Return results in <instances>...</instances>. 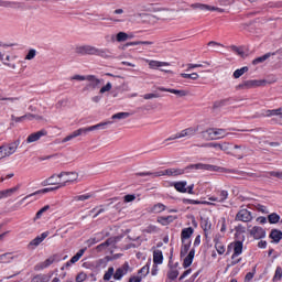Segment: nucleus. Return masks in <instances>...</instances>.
Wrapping results in <instances>:
<instances>
[{"label": "nucleus", "mask_w": 282, "mask_h": 282, "mask_svg": "<svg viewBox=\"0 0 282 282\" xmlns=\"http://www.w3.org/2000/svg\"><path fill=\"white\" fill-rule=\"evenodd\" d=\"M189 169H195L196 171H209L215 173H237L238 175L241 176L242 180H248V177H261V175L257 173L237 172L235 170H228L217 165L204 163L191 164L187 167H185V171H188Z\"/></svg>", "instance_id": "obj_1"}, {"label": "nucleus", "mask_w": 282, "mask_h": 282, "mask_svg": "<svg viewBox=\"0 0 282 282\" xmlns=\"http://www.w3.org/2000/svg\"><path fill=\"white\" fill-rule=\"evenodd\" d=\"M75 53L79 56H100V58H111L109 48H98L94 45L84 44L75 47Z\"/></svg>", "instance_id": "obj_2"}, {"label": "nucleus", "mask_w": 282, "mask_h": 282, "mask_svg": "<svg viewBox=\"0 0 282 282\" xmlns=\"http://www.w3.org/2000/svg\"><path fill=\"white\" fill-rule=\"evenodd\" d=\"M202 135L204 140H221V138H226V135H232V133H226V129L221 128H209L203 131Z\"/></svg>", "instance_id": "obj_3"}, {"label": "nucleus", "mask_w": 282, "mask_h": 282, "mask_svg": "<svg viewBox=\"0 0 282 282\" xmlns=\"http://www.w3.org/2000/svg\"><path fill=\"white\" fill-rule=\"evenodd\" d=\"M184 173H185V170L173 167V169H167L156 173L142 172V173H139V175L141 177H144L147 175H151L152 177H162V175H169V177H177L178 175H184Z\"/></svg>", "instance_id": "obj_4"}, {"label": "nucleus", "mask_w": 282, "mask_h": 282, "mask_svg": "<svg viewBox=\"0 0 282 282\" xmlns=\"http://www.w3.org/2000/svg\"><path fill=\"white\" fill-rule=\"evenodd\" d=\"M19 144H21V140L18 139L11 143L0 145V160L14 155L19 149Z\"/></svg>", "instance_id": "obj_5"}, {"label": "nucleus", "mask_w": 282, "mask_h": 282, "mask_svg": "<svg viewBox=\"0 0 282 282\" xmlns=\"http://www.w3.org/2000/svg\"><path fill=\"white\" fill-rule=\"evenodd\" d=\"M267 84L268 82L264 79H249L236 86V89H238L239 91L248 90V89H257V87H263Z\"/></svg>", "instance_id": "obj_6"}, {"label": "nucleus", "mask_w": 282, "mask_h": 282, "mask_svg": "<svg viewBox=\"0 0 282 282\" xmlns=\"http://www.w3.org/2000/svg\"><path fill=\"white\" fill-rule=\"evenodd\" d=\"M231 246H234V253L231 256V262L229 265H237V263H241V258L237 257L243 253V242L238 240L231 242Z\"/></svg>", "instance_id": "obj_7"}, {"label": "nucleus", "mask_w": 282, "mask_h": 282, "mask_svg": "<svg viewBox=\"0 0 282 282\" xmlns=\"http://www.w3.org/2000/svg\"><path fill=\"white\" fill-rule=\"evenodd\" d=\"M65 176L68 178H66L64 183L59 184V186H67L68 184H78V182H80L78 172H61L59 174H57L58 180Z\"/></svg>", "instance_id": "obj_8"}, {"label": "nucleus", "mask_w": 282, "mask_h": 282, "mask_svg": "<svg viewBox=\"0 0 282 282\" xmlns=\"http://www.w3.org/2000/svg\"><path fill=\"white\" fill-rule=\"evenodd\" d=\"M109 124H113V121L100 122L95 126H90L88 128H79L78 129L79 135H87V133H89V131H98L99 129H105V127H107Z\"/></svg>", "instance_id": "obj_9"}, {"label": "nucleus", "mask_w": 282, "mask_h": 282, "mask_svg": "<svg viewBox=\"0 0 282 282\" xmlns=\"http://www.w3.org/2000/svg\"><path fill=\"white\" fill-rule=\"evenodd\" d=\"M86 82L88 84L84 87V91H88V89H98L102 79L97 78L96 75H86Z\"/></svg>", "instance_id": "obj_10"}, {"label": "nucleus", "mask_w": 282, "mask_h": 282, "mask_svg": "<svg viewBox=\"0 0 282 282\" xmlns=\"http://www.w3.org/2000/svg\"><path fill=\"white\" fill-rule=\"evenodd\" d=\"M159 91H167L169 94H174L176 98H184L188 96L191 93L186 89H174V88H164V87H158Z\"/></svg>", "instance_id": "obj_11"}, {"label": "nucleus", "mask_w": 282, "mask_h": 282, "mask_svg": "<svg viewBox=\"0 0 282 282\" xmlns=\"http://www.w3.org/2000/svg\"><path fill=\"white\" fill-rule=\"evenodd\" d=\"M235 220L243 223L252 221V213L248 209H240L237 213Z\"/></svg>", "instance_id": "obj_12"}, {"label": "nucleus", "mask_w": 282, "mask_h": 282, "mask_svg": "<svg viewBox=\"0 0 282 282\" xmlns=\"http://www.w3.org/2000/svg\"><path fill=\"white\" fill-rule=\"evenodd\" d=\"M45 135H47V130L45 129L33 132L26 138V144H32V142H39V140H41V138Z\"/></svg>", "instance_id": "obj_13"}, {"label": "nucleus", "mask_w": 282, "mask_h": 282, "mask_svg": "<svg viewBox=\"0 0 282 282\" xmlns=\"http://www.w3.org/2000/svg\"><path fill=\"white\" fill-rule=\"evenodd\" d=\"M58 174H53L52 176H50L48 178L44 180L42 182V186H56V188H63L64 186H61V182H58Z\"/></svg>", "instance_id": "obj_14"}, {"label": "nucleus", "mask_w": 282, "mask_h": 282, "mask_svg": "<svg viewBox=\"0 0 282 282\" xmlns=\"http://www.w3.org/2000/svg\"><path fill=\"white\" fill-rule=\"evenodd\" d=\"M129 262L123 263L120 268H118L113 274L115 281H120L129 272Z\"/></svg>", "instance_id": "obj_15"}, {"label": "nucleus", "mask_w": 282, "mask_h": 282, "mask_svg": "<svg viewBox=\"0 0 282 282\" xmlns=\"http://www.w3.org/2000/svg\"><path fill=\"white\" fill-rule=\"evenodd\" d=\"M148 63L150 69H160V67H169L171 63L169 62H161L155 59H144Z\"/></svg>", "instance_id": "obj_16"}, {"label": "nucleus", "mask_w": 282, "mask_h": 282, "mask_svg": "<svg viewBox=\"0 0 282 282\" xmlns=\"http://www.w3.org/2000/svg\"><path fill=\"white\" fill-rule=\"evenodd\" d=\"M249 232L254 239H263L265 237V229L259 226H254Z\"/></svg>", "instance_id": "obj_17"}, {"label": "nucleus", "mask_w": 282, "mask_h": 282, "mask_svg": "<svg viewBox=\"0 0 282 282\" xmlns=\"http://www.w3.org/2000/svg\"><path fill=\"white\" fill-rule=\"evenodd\" d=\"M217 193H218V196L209 197V202H218L219 204H224V202L228 199V191L221 189V191H218Z\"/></svg>", "instance_id": "obj_18"}, {"label": "nucleus", "mask_w": 282, "mask_h": 282, "mask_svg": "<svg viewBox=\"0 0 282 282\" xmlns=\"http://www.w3.org/2000/svg\"><path fill=\"white\" fill-rule=\"evenodd\" d=\"M21 188V185H17L14 187H11L9 189L0 191V199H6L7 197H12L17 191Z\"/></svg>", "instance_id": "obj_19"}, {"label": "nucleus", "mask_w": 282, "mask_h": 282, "mask_svg": "<svg viewBox=\"0 0 282 282\" xmlns=\"http://www.w3.org/2000/svg\"><path fill=\"white\" fill-rule=\"evenodd\" d=\"M52 191H58V187H46V188H43V189H39V191L25 196L24 198H22V202H25V199H30V197H34V195L52 193Z\"/></svg>", "instance_id": "obj_20"}, {"label": "nucleus", "mask_w": 282, "mask_h": 282, "mask_svg": "<svg viewBox=\"0 0 282 282\" xmlns=\"http://www.w3.org/2000/svg\"><path fill=\"white\" fill-rule=\"evenodd\" d=\"M54 263V258H48L44 262H40L34 267L35 272H39L41 270H45V268H50Z\"/></svg>", "instance_id": "obj_21"}, {"label": "nucleus", "mask_w": 282, "mask_h": 282, "mask_svg": "<svg viewBox=\"0 0 282 282\" xmlns=\"http://www.w3.org/2000/svg\"><path fill=\"white\" fill-rule=\"evenodd\" d=\"M197 133V129L195 128H186L178 132L180 138H193Z\"/></svg>", "instance_id": "obj_22"}, {"label": "nucleus", "mask_w": 282, "mask_h": 282, "mask_svg": "<svg viewBox=\"0 0 282 282\" xmlns=\"http://www.w3.org/2000/svg\"><path fill=\"white\" fill-rule=\"evenodd\" d=\"M193 259H195V249H192L183 261V268H191L193 264Z\"/></svg>", "instance_id": "obj_23"}, {"label": "nucleus", "mask_w": 282, "mask_h": 282, "mask_svg": "<svg viewBox=\"0 0 282 282\" xmlns=\"http://www.w3.org/2000/svg\"><path fill=\"white\" fill-rule=\"evenodd\" d=\"M265 116L268 118H271L272 116H276L279 119V123L282 124V108L273 109V110H267Z\"/></svg>", "instance_id": "obj_24"}, {"label": "nucleus", "mask_w": 282, "mask_h": 282, "mask_svg": "<svg viewBox=\"0 0 282 282\" xmlns=\"http://www.w3.org/2000/svg\"><path fill=\"white\" fill-rule=\"evenodd\" d=\"M193 232H195V229H193V227L184 228L181 232L182 243H184V241H186V239H188L189 237H193Z\"/></svg>", "instance_id": "obj_25"}, {"label": "nucleus", "mask_w": 282, "mask_h": 282, "mask_svg": "<svg viewBox=\"0 0 282 282\" xmlns=\"http://www.w3.org/2000/svg\"><path fill=\"white\" fill-rule=\"evenodd\" d=\"M85 254V249H80L68 262H66V267L69 268V265L74 263H78L80 261V258Z\"/></svg>", "instance_id": "obj_26"}, {"label": "nucleus", "mask_w": 282, "mask_h": 282, "mask_svg": "<svg viewBox=\"0 0 282 282\" xmlns=\"http://www.w3.org/2000/svg\"><path fill=\"white\" fill-rule=\"evenodd\" d=\"M164 261V256L162 254V250H154L153 252V262L156 265H161Z\"/></svg>", "instance_id": "obj_27"}, {"label": "nucleus", "mask_w": 282, "mask_h": 282, "mask_svg": "<svg viewBox=\"0 0 282 282\" xmlns=\"http://www.w3.org/2000/svg\"><path fill=\"white\" fill-rule=\"evenodd\" d=\"M270 239H273V243H279L282 239V232L279 229L271 230Z\"/></svg>", "instance_id": "obj_28"}, {"label": "nucleus", "mask_w": 282, "mask_h": 282, "mask_svg": "<svg viewBox=\"0 0 282 282\" xmlns=\"http://www.w3.org/2000/svg\"><path fill=\"white\" fill-rule=\"evenodd\" d=\"M214 243H215V249H216V252L218 254H224L226 252V246H224L221 243V241H219V238H215L214 239Z\"/></svg>", "instance_id": "obj_29"}, {"label": "nucleus", "mask_w": 282, "mask_h": 282, "mask_svg": "<svg viewBox=\"0 0 282 282\" xmlns=\"http://www.w3.org/2000/svg\"><path fill=\"white\" fill-rule=\"evenodd\" d=\"M135 45H153V42L151 41H134V42H128L123 45V50H126V47H131V46H135Z\"/></svg>", "instance_id": "obj_30"}, {"label": "nucleus", "mask_w": 282, "mask_h": 282, "mask_svg": "<svg viewBox=\"0 0 282 282\" xmlns=\"http://www.w3.org/2000/svg\"><path fill=\"white\" fill-rule=\"evenodd\" d=\"M133 35H129L128 33L126 32H119L117 35H116V41L118 43H124V41H129V39H132Z\"/></svg>", "instance_id": "obj_31"}, {"label": "nucleus", "mask_w": 282, "mask_h": 282, "mask_svg": "<svg viewBox=\"0 0 282 282\" xmlns=\"http://www.w3.org/2000/svg\"><path fill=\"white\" fill-rule=\"evenodd\" d=\"M186 186H187L186 181H181V182L174 183V188H175L178 193H187Z\"/></svg>", "instance_id": "obj_32"}, {"label": "nucleus", "mask_w": 282, "mask_h": 282, "mask_svg": "<svg viewBox=\"0 0 282 282\" xmlns=\"http://www.w3.org/2000/svg\"><path fill=\"white\" fill-rule=\"evenodd\" d=\"M164 210H166V205L162 203H158L151 207L150 213L159 214V213H164Z\"/></svg>", "instance_id": "obj_33"}, {"label": "nucleus", "mask_w": 282, "mask_h": 282, "mask_svg": "<svg viewBox=\"0 0 282 282\" xmlns=\"http://www.w3.org/2000/svg\"><path fill=\"white\" fill-rule=\"evenodd\" d=\"M111 243H113V239L112 238L107 239L105 242L97 246L96 248L97 252H102V250H106V248H109Z\"/></svg>", "instance_id": "obj_34"}, {"label": "nucleus", "mask_w": 282, "mask_h": 282, "mask_svg": "<svg viewBox=\"0 0 282 282\" xmlns=\"http://www.w3.org/2000/svg\"><path fill=\"white\" fill-rule=\"evenodd\" d=\"M191 8L193 10H200L202 12H206V10L210 11V6L204 3H193Z\"/></svg>", "instance_id": "obj_35"}, {"label": "nucleus", "mask_w": 282, "mask_h": 282, "mask_svg": "<svg viewBox=\"0 0 282 282\" xmlns=\"http://www.w3.org/2000/svg\"><path fill=\"white\" fill-rule=\"evenodd\" d=\"M231 147H232V143L230 142H220V151H223L227 155H232V152L230 151Z\"/></svg>", "instance_id": "obj_36"}, {"label": "nucleus", "mask_w": 282, "mask_h": 282, "mask_svg": "<svg viewBox=\"0 0 282 282\" xmlns=\"http://www.w3.org/2000/svg\"><path fill=\"white\" fill-rule=\"evenodd\" d=\"M131 113L129 112H118L111 116V120H127Z\"/></svg>", "instance_id": "obj_37"}, {"label": "nucleus", "mask_w": 282, "mask_h": 282, "mask_svg": "<svg viewBox=\"0 0 282 282\" xmlns=\"http://www.w3.org/2000/svg\"><path fill=\"white\" fill-rule=\"evenodd\" d=\"M200 147L205 149H216V151H221V143H217V142L204 143Z\"/></svg>", "instance_id": "obj_38"}, {"label": "nucleus", "mask_w": 282, "mask_h": 282, "mask_svg": "<svg viewBox=\"0 0 282 282\" xmlns=\"http://www.w3.org/2000/svg\"><path fill=\"white\" fill-rule=\"evenodd\" d=\"M191 250V241H184V243L181 247V257H186L188 254V251Z\"/></svg>", "instance_id": "obj_39"}, {"label": "nucleus", "mask_w": 282, "mask_h": 282, "mask_svg": "<svg viewBox=\"0 0 282 282\" xmlns=\"http://www.w3.org/2000/svg\"><path fill=\"white\" fill-rule=\"evenodd\" d=\"M31 282H50V276H47L45 274H37V275L33 276Z\"/></svg>", "instance_id": "obj_40"}, {"label": "nucleus", "mask_w": 282, "mask_h": 282, "mask_svg": "<svg viewBox=\"0 0 282 282\" xmlns=\"http://www.w3.org/2000/svg\"><path fill=\"white\" fill-rule=\"evenodd\" d=\"M268 58H270V53H267L258 58H254L252 61V65H259L261 63H265V61H268Z\"/></svg>", "instance_id": "obj_41"}, {"label": "nucleus", "mask_w": 282, "mask_h": 282, "mask_svg": "<svg viewBox=\"0 0 282 282\" xmlns=\"http://www.w3.org/2000/svg\"><path fill=\"white\" fill-rule=\"evenodd\" d=\"M248 72V67L243 66L242 68H238L234 72V78H241Z\"/></svg>", "instance_id": "obj_42"}, {"label": "nucleus", "mask_w": 282, "mask_h": 282, "mask_svg": "<svg viewBox=\"0 0 282 282\" xmlns=\"http://www.w3.org/2000/svg\"><path fill=\"white\" fill-rule=\"evenodd\" d=\"M281 219V216L279 214L273 213L268 216L269 224H279V220Z\"/></svg>", "instance_id": "obj_43"}, {"label": "nucleus", "mask_w": 282, "mask_h": 282, "mask_svg": "<svg viewBox=\"0 0 282 282\" xmlns=\"http://www.w3.org/2000/svg\"><path fill=\"white\" fill-rule=\"evenodd\" d=\"M113 267H109L107 272L104 274V281H110L111 276H113L116 273Z\"/></svg>", "instance_id": "obj_44"}, {"label": "nucleus", "mask_w": 282, "mask_h": 282, "mask_svg": "<svg viewBox=\"0 0 282 282\" xmlns=\"http://www.w3.org/2000/svg\"><path fill=\"white\" fill-rule=\"evenodd\" d=\"M177 276H180V271H177L176 269H172L167 272V279H170L171 281H175Z\"/></svg>", "instance_id": "obj_45"}, {"label": "nucleus", "mask_w": 282, "mask_h": 282, "mask_svg": "<svg viewBox=\"0 0 282 282\" xmlns=\"http://www.w3.org/2000/svg\"><path fill=\"white\" fill-rule=\"evenodd\" d=\"M47 210H50V205H45L44 207H42L35 215L34 217V221H36V219H41V217H43V213H47Z\"/></svg>", "instance_id": "obj_46"}, {"label": "nucleus", "mask_w": 282, "mask_h": 282, "mask_svg": "<svg viewBox=\"0 0 282 282\" xmlns=\"http://www.w3.org/2000/svg\"><path fill=\"white\" fill-rule=\"evenodd\" d=\"M181 78H189L191 80H197V78H199V74H197V73H192V74L181 73Z\"/></svg>", "instance_id": "obj_47"}, {"label": "nucleus", "mask_w": 282, "mask_h": 282, "mask_svg": "<svg viewBox=\"0 0 282 282\" xmlns=\"http://www.w3.org/2000/svg\"><path fill=\"white\" fill-rule=\"evenodd\" d=\"M24 120H45V118L39 115L26 113L24 115Z\"/></svg>", "instance_id": "obj_48"}, {"label": "nucleus", "mask_w": 282, "mask_h": 282, "mask_svg": "<svg viewBox=\"0 0 282 282\" xmlns=\"http://www.w3.org/2000/svg\"><path fill=\"white\" fill-rule=\"evenodd\" d=\"M158 221L159 224H162V226H167V224H171V221H173V216L160 217Z\"/></svg>", "instance_id": "obj_49"}, {"label": "nucleus", "mask_w": 282, "mask_h": 282, "mask_svg": "<svg viewBox=\"0 0 282 282\" xmlns=\"http://www.w3.org/2000/svg\"><path fill=\"white\" fill-rule=\"evenodd\" d=\"M231 52H235V54H238V56H246V53L243 52V50L241 47H238L237 45H231L230 46Z\"/></svg>", "instance_id": "obj_50"}, {"label": "nucleus", "mask_w": 282, "mask_h": 282, "mask_svg": "<svg viewBox=\"0 0 282 282\" xmlns=\"http://www.w3.org/2000/svg\"><path fill=\"white\" fill-rule=\"evenodd\" d=\"M36 58V50L31 48L28 54L25 55L24 59L25 61H34Z\"/></svg>", "instance_id": "obj_51"}, {"label": "nucleus", "mask_w": 282, "mask_h": 282, "mask_svg": "<svg viewBox=\"0 0 282 282\" xmlns=\"http://www.w3.org/2000/svg\"><path fill=\"white\" fill-rule=\"evenodd\" d=\"M281 279H282V269H281V267H276L275 273H274V276H273V281L274 282L281 281Z\"/></svg>", "instance_id": "obj_52"}, {"label": "nucleus", "mask_w": 282, "mask_h": 282, "mask_svg": "<svg viewBox=\"0 0 282 282\" xmlns=\"http://www.w3.org/2000/svg\"><path fill=\"white\" fill-rule=\"evenodd\" d=\"M75 202H87V199H91L90 194H84L74 197Z\"/></svg>", "instance_id": "obj_53"}, {"label": "nucleus", "mask_w": 282, "mask_h": 282, "mask_svg": "<svg viewBox=\"0 0 282 282\" xmlns=\"http://www.w3.org/2000/svg\"><path fill=\"white\" fill-rule=\"evenodd\" d=\"M202 228H203L204 232H208V230H210V228H212L210 221H208V219H204L202 221Z\"/></svg>", "instance_id": "obj_54"}, {"label": "nucleus", "mask_w": 282, "mask_h": 282, "mask_svg": "<svg viewBox=\"0 0 282 282\" xmlns=\"http://www.w3.org/2000/svg\"><path fill=\"white\" fill-rule=\"evenodd\" d=\"M112 85L111 83H107L105 86H102L99 90V94H107V91H111Z\"/></svg>", "instance_id": "obj_55"}, {"label": "nucleus", "mask_w": 282, "mask_h": 282, "mask_svg": "<svg viewBox=\"0 0 282 282\" xmlns=\"http://www.w3.org/2000/svg\"><path fill=\"white\" fill-rule=\"evenodd\" d=\"M269 175L271 177H276L278 180H281V182H282V171H271V172H269Z\"/></svg>", "instance_id": "obj_56"}, {"label": "nucleus", "mask_w": 282, "mask_h": 282, "mask_svg": "<svg viewBox=\"0 0 282 282\" xmlns=\"http://www.w3.org/2000/svg\"><path fill=\"white\" fill-rule=\"evenodd\" d=\"M70 80H78L79 83H83V80H87V75H74L70 77Z\"/></svg>", "instance_id": "obj_57"}, {"label": "nucleus", "mask_w": 282, "mask_h": 282, "mask_svg": "<svg viewBox=\"0 0 282 282\" xmlns=\"http://www.w3.org/2000/svg\"><path fill=\"white\" fill-rule=\"evenodd\" d=\"M41 243H43V240L37 236L29 243V246H34V248H36L37 246H41Z\"/></svg>", "instance_id": "obj_58"}, {"label": "nucleus", "mask_w": 282, "mask_h": 282, "mask_svg": "<svg viewBox=\"0 0 282 282\" xmlns=\"http://www.w3.org/2000/svg\"><path fill=\"white\" fill-rule=\"evenodd\" d=\"M123 202H126V204H129L131 202H135V196L134 194H128L123 197Z\"/></svg>", "instance_id": "obj_59"}, {"label": "nucleus", "mask_w": 282, "mask_h": 282, "mask_svg": "<svg viewBox=\"0 0 282 282\" xmlns=\"http://www.w3.org/2000/svg\"><path fill=\"white\" fill-rule=\"evenodd\" d=\"M138 274H141L140 276H147V274H149V267L144 265L143 268H141Z\"/></svg>", "instance_id": "obj_60"}, {"label": "nucleus", "mask_w": 282, "mask_h": 282, "mask_svg": "<svg viewBox=\"0 0 282 282\" xmlns=\"http://www.w3.org/2000/svg\"><path fill=\"white\" fill-rule=\"evenodd\" d=\"M159 97H160V95L153 94V93H151V94H145V95L143 96L144 100H151V99H153V98H159Z\"/></svg>", "instance_id": "obj_61"}, {"label": "nucleus", "mask_w": 282, "mask_h": 282, "mask_svg": "<svg viewBox=\"0 0 282 282\" xmlns=\"http://www.w3.org/2000/svg\"><path fill=\"white\" fill-rule=\"evenodd\" d=\"M142 281V276L140 275H133L129 279V282H141Z\"/></svg>", "instance_id": "obj_62"}, {"label": "nucleus", "mask_w": 282, "mask_h": 282, "mask_svg": "<svg viewBox=\"0 0 282 282\" xmlns=\"http://www.w3.org/2000/svg\"><path fill=\"white\" fill-rule=\"evenodd\" d=\"M85 279H87V275L85 273H79L77 276H76V281L77 282H83L85 281Z\"/></svg>", "instance_id": "obj_63"}, {"label": "nucleus", "mask_w": 282, "mask_h": 282, "mask_svg": "<svg viewBox=\"0 0 282 282\" xmlns=\"http://www.w3.org/2000/svg\"><path fill=\"white\" fill-rule=\"evenodd\" d=\"M251 279H254V273L248 272L245 276V282H250Z\"/></svg>", "instance_id": "obj_64"}]
</instances>
